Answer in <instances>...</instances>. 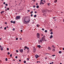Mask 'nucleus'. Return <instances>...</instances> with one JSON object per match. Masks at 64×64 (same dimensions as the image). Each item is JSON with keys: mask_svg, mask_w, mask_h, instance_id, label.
<instances>
[{"mask_svg": "<svg viewBox=\"0 0 64 64\" xmlns=\"http://www.w3.org/2000/svg\"><path fill=\"white\" fill-rule=\"evenodd\" d=\"M22 22L25 24H28L30 21V18H29L26 17L24 19H22Z\"/></svg>", "mask_w": 64, "mask_h": 64, "instance_id": "f257e3e1", "label": "nucleus"}, {"mask_svg": "<svg viewBox=\"0 0 64 64\" xmlns=\"http://www.w3.org/2000/svg\"><path fill=\"white\" fill-rule=\"evenodd\" d=\"M20 16H17L16 18V20H18V19H20Z\"/></svg>", "mask_w": 64, "mask_h": 64, "instance_id": "f03ea898", "label": "nucleus"}, {"mask_svg": "<svg viewBox=\"0 0 64 64\" xmlns=\"http://www.w3.org/2000/svg\"><path fill=\"white\" fill-rule=\"evenodd\" d=\"M37 36L38 38H39V37H40V35L38 33H37Z\"/></svg>", "mask_w": 64, "mask_h": 64, "instance_id": "7ed1b4c3", "label": "nucleus"}, {"mask_svg": "<svg viewBox=\"0 0 64 64\" xmlns=\"http://www.w3.org/2000/svg\"><path fill=\"white\" fill-rule=\"evenodd\" d=\"M42 41H45V38L44 37H42Z\"/></svg>", "mask_w": 64, "mask_h": 64, "instance_id": "20e7f679", "label": "nucleus"}, {"mask_svg": "<svg viewBox=\"0 0 64 64\" xmlns=\"http://www.w3.org/2000/svg\"><path fill=\"white\" fill-rule=\"evenodd\" d=\"M0 48V49H1V50H3V48H3V46H2Z\"/></svg>", "mask_w": 64, "mask_h": 64, "instance_id": "39448f33", "label": "nucleus"}, {"mask_svg": "<svg viewBox=\"0 0 64 64\" xmlns=\"http://www.w3.org/2000/svg\"><path fill=\"white\" fill-rule=\"evenodd\" d=\"M33 51L34 52H35L36 51V48H34L33 49Z\"/></svg>", "mask_w": 64, "mask_h": 64, "instance_id": "423d86ee", "label": "nucleus"}, {"mask_svg": "<svg viewBox=\"0 0 64 64\" xmlns=\"http://www.w3.org/2000/svg\"><path fill=\"white\" fill-rule=\"evenodd\" d=\"M23 50L22 49H20V52H23Z\"/></svg>", "mask_w": 64, "mask_h": 64, "instance_id": "0eeeda50", "label": "nucleus"}, {"mask_svg": "<svg viewBox=\"0 0 64 64\" xmlns=\"http://www.w3.org/2000/svg\"><path fill=\"white\" fill-rule=\"evenodd\" d=\"M35 56L36 58H38V57H39V56H38V55L37 54H36V55H35Z\"/></svg>", "mask_w": 64, "mask_h": 64, "instance_id": "6e6552de", "label": "nucleus"}, {"mask_svg": "<svg viewBox=\"0 0 64 64\" xmlns=\"http://www.w3.org/2000/svg\"><path fill=\"white\" fill-rule=\"evenodd\" d=\"M44 3L43 2H40V5H41L42 4H44Z\"/></svg>", "mask_w": 64, "mask_h": 64, "instance_id": "1a4fd4ad", "label": "nucleus"}, {"mask_svg": "<svg viewBox=\"0 0 64 64\" xmlns=\"http://www.w3.org/2000/svg\"><path fill=\"white\" fill-rule=\"evenodd\" d=\"M42 12H43V13L44 12H47L46 11H45V10H42Z\"/></svg>", "mask_w": 64, "mask_h": 64, "instance_id": "9d476101", "label": "nucleus"}, {"mask_svg": "<svg viewBox=\"0 0 64 64\" xmlns=\"http://www.w3.org/2000/svg\"><path fill=\"white\" fill-rule=\"evenodd\" d=\"M38 47L39 48H41V46L40 45H38Z\"/></svg>", "mask_w": 64, "mask_h": 64, "instance_id": "9b49d317", "label": "nucleus"}, {"mask_svg": "<svg viewBox=\"0 0 64 64\" xmlns=\"http://www.w3.org/2000/svg\"><path fill=\"white\" fill-rule=\"evenodd\" d=\"M48 50H50L51 49V48L50 47H48Z\"/></svg>", "mask_w": 64, "mask_h": 64, "instance_id": "f8f14e48", "label": "nucleus"}, {"mask_svg": "<svg viewBox=\"0 0 64 64\" xmlns=\"http://www.w3.org/2000/svg\"><path fill=\"white\" fill-rule=\"evenodd\" d=\"M52 38H53V36H52V35H51L50 36V39H51Z\"/></svg>", "mask_w": 64, "mask_h": 64, "instance_id": "ddd939ff", "label": "nucleus"}, {"mask_svg": "<svg viewBox=\"0 0 64 64\" xmlns=\"http://www.w3.org/2000/svg\"><path fill=\"white\" fill-rule=\"evenodd\" d=\"M57 2V0H54V3H56V2Z\"/></svg>", "mask_w": 64, "mask_h": 64, "instance_id": "4468645a", "label": "nucleus"}, {"mask_svg": "<svg viewBox=\"0 0 64 64\" xmlns=\"http://www.w3.org/2000/svg\"><path fill=\"white\" fill-rule=\"evenodd\" d=\"M4 11H2L1 12V14H2V13H4Z\"/></svg>", "mask_w": 64, "mask_h": 64, "instance_id": "2eb2a0df", "label": "nucleus"}, {"mask_svg": "<svg viewBox=\"0 0 64 64\" xmlns=\"http://www.w3.org/2000/svg\"><path fill=\"white\" fill-rule=\"evenodd\" d=\"M38 43L39 44H40V40H38Z\"/></svg>", "mask_w": 64, "mask_h": 64, "instance_id": "dca6fc26", "label": "nucleus"}, {"mask_svg": "<svg viewBox=\"0 0 64 64\" xmlns=\"http://www.w3.org/2000/svg\"><path fill=\"white\" fill-rule=\"evenodd\" d=\"M58 52L60 54H61V53H62V52H61V51H59Z\"/></svg>", "mask_w": 64, "mask_h": 64, "instance_id": "f3484780", "label": "nucleus"}, {"mask_svg": "<svg viewBox=\"0 0 64 64\" xmlns=\"http://www.w3.org/2000/svg\"><path fill=\"white\" fill-rule=\"evenodd\" d=\"M40 43H42V40H40Z\"/></svg>", "mask_w": 64, "mask_h": 64, "instance_id": "a211bd4d", "label": "nucleus"}, {"mask_svg": "<svg viewBox=\"0 0 64 64\" xmlns=\"http://www.w3.org/2000/svg\"><path fill=\"white\" fill-rule=\"evenodd\" d=\"M36 7L37 8H39V6H37Z\"/></svg>", "mask_w": 64, "mask_h": 64, "instance_id": "6ab92c4d", "label": "nucleus"}, {"mask_svg": "<svg viewBox=\"0 0 64 64\" xmlns=\"http://www.w3.org/2000/svg\"><path fill=\"white\" fill-rule=\"evenodd\" d=\"M36 16H37V15L36 14L34 15V17H36Z\"/></svg>", "mask_w": 64, "mask_h": 64, "instance_id": "aec40b11", "label": "nucleus"}, {"mask_svg": "<svg viewBox=\"0 0 64 64\" xmlns=\"http://www.w3.org/2000/svg\"><path fill=\"white\" fill-rule=\"evenodd\" d=\"M52 46L53 47V48H55V47L53 45Z\"/></svg>", "mask_w": 64, "mask_h": 64, "instance_id": "412c9836", "label": "nucleus"}, {"mask_svg": "<svg viewBox=\"0 0 64 64\" xmlns=\"http://www.w3.org/2000/svg\"><path fill=\"white\" fill-rule=\"evenodd\" d=\"M5 60H6V61H7L8 60V59H7V58H6Z\"/></svg>", "mask_w": 64, "mask_h": 64, "instance_id": "4be33fe9", "label": "nucleus"}, {"mask_svg": "<svg viewBox=\"0 0 64 64\" xmlns=\"http://www.w3.org/2000/svg\"><path fill=\"white\" fill-rule=\"evenodd\" d=\"M29 52V50H28L27 51V53H28Z\"/></svg>", "mask_w": 64, "mask_h": 64, "instance_id": "5701e85b", "label": "nucleus"}, {"mask_svg": "<svg viewBox=\"0 0 64 64\" xmlns=\"http://www.w3.org/2000/svg\"><path fill=\"white\" fill-rule=\"evenodd\" d=\"M47 30H45V32L46 33V32H47Z\"/></svg>", "mask_w": 64, "mask_h": 64, "instance_id": "b1692460", "label": "nucleus"}, {"mask_svg": "<svg viewBox=\"0 0 64 64\" xmlns=\"http://www.w3.org/2000/svg\"><path fill=\"white\" fill-rule=\"evenodd\" d=\"M24 63H26V61H25V60H24Z\"/></svg>", "mask_w": 64, "mask_h": 64, "instance_id": "393cba45", "label": "nucleus"}, {"mask_svg": "<svg viewBox=\"0 0 64 64\" xmlns=\"http://www.w3.org/2000/svg\"><path fill=\"white\" fill-rule=\"evenodd\" d=\"M12 54H11L10 55V57H12Z\"/></svg>", "mask_w": 64, "mask_h": 64, "instance_id": "a878e982", "label": "nucleus"}, {"mask_svg": "<svg viewBox=\"0 0 64 64\" xmlns=\"http://www.w3.org/2000/svg\"><path fill=\"white\" fill-rule=\"evenodd\" d=\"M52 51L54 52L55 51V50L54 49L52 50Z\"/></svg>", "mask_w": 64, "mask_h": 64, "instance_id": "bb28decb", "label": "nucleus"}, {"mask_svg": "<svg viewBox=\"0 0 64 64\" xmlns=\"http://www.w3.org/2000/svg\"><path fill=\"white\" fill-rule=\"evenodd\" d=\"M7 10H9V8H7Z\"/></svg>", "mask_w": 64, "mask_h": 64, "instance_id": "cd10ccee", "label": "nucleus"}, {"mask_svg": "<svg viewBox=\"0 0 64 64\" xmlns=\"http://www.w3.org/2000/svg\"><path fill=\"white\" fill-rule=\"evenodd\" d=\"M52 29H51L50 30V32H52Z\"/></svg>", "mask_w": 64, "mask_h": 64, "instance_id": "c85d7f7f", "label": "nucleus"}, {"mask_svg": "<svg viewBox=\"0 0 64 64\" xmlns=\"http://www.w3.org/2000/svg\"><path fill=\"white\" fill-rule=\"evenodd\" d=\"M48 6H50V3H49L48 4Z\"/></svg>", "mask_w": 64, "mask_h": 64, "instance_id": "c756f323", "label": "nucleus"}, {"mask_svg": "<svg viewBox=\"0 0 64 64\" xmlns=\"http://www.w3.org/2000/svg\"><path fill=\"white\" fill-rule=\"evenodd\" d=\"M27 48V46H25V47H24V49H26V48Z\"/></svg>", "mask_w": 64, "mask_h": 64, "instance_id": "7c9ffc66", "label": "nucleus"}, {"mask_svg": "<svg viewBox=\"0 0 64 64\" xmlns=\"http://www.w3.org/2000/svg\"><path fill=\"white\" fill-rule=\"evenodd\" d=\"M33 11H32L30 13H31V14H32L33 13Z\"/></svg>", "mask_w": 64, "mask_h": 64, "instance_id": "2f4dec72", "label": "nucleus"}, {"mask_svg": "<svg viewBox=\"0 0 64 64\" xmlns=\"http://www.w3.org/2000/svg\"><path fill=\"white\" fill-rule=\"evenodd\" d=\"M5 5H6V6H8V4H6Z\"/></svg>", "mask_w": 64, "mask_h": 64, "instance_id": "473e14b6", "label": "nucleus"}, {"mask_svg": "<svg viewBox=\"0 0 64 64\" xmlns=\"http://www.w3.org/2000/svg\"><path fill=\"white\" fill-rule=\"evenodd\" d=\"M50 34H51V35L53 34V32H50Z\"/></svg>", "mask_w": 64, "mask_h": 64, "instance_id": "72a5a7b5", "label": "nucleus"}, {"mask_svg": "<svg viewBox=\"0 0 64 64\" xmlns=\"http://www.w3.org/2000/svg\"><path fill=\"white\" fill-rule=\"evenodd\" d=\"M13 23L14 24H15V22L14 21L13 22Z\"/></svg>", "mask_w": 64, "mask_h": 64, "instance_id": "f704fd0d", "label": "nucleus"}, {"mask_svg": "<svg viewBox=\"0 0 64 64\" xmlns=\"http://www.w3.org/2000/svg\"><path fill=\"white\" fill-rule=\"evenodd\" d=\"M8 55H9L10 54V53L9 52H8Z\"/></svg>", "mask_w": 64, "mask_h": 64, "instance_id": "c9c22d12", "label": "nucleus"}, {"mask_svg": "<svg viewBox=\"0 0 64 64\" xmlns=\"http://www.w3.org/2000/svg\"><path fill=\"white\" fill-rule=\"evenodd\" d=\"M15 58L16 59H17V58H18V56H16L15 57Z\"/></svg>", "mask_w": 64, "mask_h": 64, "instance_id": "e433bc0d", "label": "nucleus"}, {"mask_svg": "<svg viewBox=\"0 0 64 64\" xmlns=\"http://www.w3.org/2000/svg\"><path fill=\"white\" fill-rule=\"evenodd\" d=\"M27 48V50H29V48L27 47V48Z\"/></svg>", "mask_w": 64, "mask_h": 64, "instance_id": "4c0bfd02", "label": "nucleus"}, {"mask_svg": "<svg viewBox=\"0 0 64 64\" xmlns=\"http://www.w3.org/2000/svg\"><path fill=\"white\" fill-rule=\"evenodd\" d=\"M27 60H29V58H27Z\"/></svg>", "mask_w": 64, "mask_h": 64, "instance_id": "58836bf2", "label": "nucleus"}, {"mask_svg": "<svg viewBox=\"0 0 64 64\" xmlns=\"http://www.w3.org/2000/svg\"><path fill=\"white\" fill-rule=\"evenodd\" d=\"M4 30H6V27H4Z\"/></svg>", "mask_w": 64, "mask_h": 64, "instance_id": "ea45409f", "label": "nucleus"}, {"mask_svg": "<svg viewBox=\"0 0 64 64\" xmlns=\"http://www.w3.org/2000/svg\"><path fill=\"white\" fill-rule=\"evenodd\" d=\"M10 22H11V23H13V21H10Z\"/></svg>", "mask_w": 64, "mask_h": 64, "instance_id": "a19ab883", "label": "nucleus"}, {"mask_svg": "<svg viewBox=\"0 0 64 64\" xmlns=\"http://www.w3.org/2000/svg\"><path fill=\"white\" fill-rule=\"evenodd\" d=\"M31 17H32V16H33V14H32L31 15H30Z\"/></svg>", "mask_w": 64, "mask_h": 64, "instance_id": "79ce46f5", "label": "nucleus"}, {"mask_svg": "<svg viewBox=\"0 0 64 64\" xmlns=\"http://www.w3.org/2000/svg\"><path fill=\"white\" fill-rule=\"evenodd\" d=\"M12 30H13V31H14V30H15V28H13V29H12Z\"/></svg>", "mask_w": 64, "mask_h": 64, "instance_id": "37998d69", "label": "nucleus"}, {"mask_svg": "<svg viewBox=\"0 0 64 64\" xmlns=\"http://www.w3.org/2000/svg\"><path fill=\"white\" fill-rule=\"evenodd\" d=\"M28 12H30V10H28Z\"/></svg>", "mask_w": 64, "mask_h": 64, "instance_id": "c03bdc74", "label": "nucleus"}, {"mask_svg": "<svg viewBox=\"0 0 64 64\" xmlns=\"http://www.w3.org/2000/svg\"><path fill=\"white\" fill-rule=\"evenodd\" d=\"M16 52H18V50H16Z\"/></svg>", "mask_w": 64, "mask_h": 64, "instance_id": "a18cd8bd", "label": "nucleus"}, {"mask_svg": "<svg viewBox=\"0 0 64 64\" xmlns=\"http://www.w3.org/2000/svg\"><path fill=\"white\" fill-rule=\"evenodd\" d=\"M18 38H16V40H18Z\"/></svg>", "mask_w": 64, "mask_h": 64, "instance_id": "49530a36", "label": "nucleus"}, {"mask_svg": "<svg viewBox=\"0 0 64 64\" xmlns=\"http://www.w3.org/2000/svg\"><path fill=\"white\" fill-rule=\"evenodd\" d=\"M55 18H56V17H54L53 18V19H55Z\"/></svg>", "mask_w": 64, "mask_h": 64, "instance_id": "de8ad7c7", "label": "nucleus"}, {"mask_svg": "<svg viewBox=\"0 0 64 64\" xmlns=\"http://www.w3.org/2000/svg\"><path fill=\"white\" fill-rule=\"evenodd\" d=\"M5 24H7V23L6 22H5Z\"/></svg>", "mask_w": 64, "mask_h": 64, "instance_id": "09e8293b", "label": "nucleus"}, {"mask_svg": "<svg viewBox=\"0 0 64 64\" xmlns=\"http://www.w3.org/2000/svg\"><path fill=\"white\" fill-rule=\"evenodd\" d=\"M7 10L6 9L5 10V11H7Z\"/></svg>", "mask_w": 64, "mask_h": 64, "instance_id": "8fccbe9b", "label": "nucleus"}, {"mask_svg": "<svg viewBox=\"0 0 64 64\" xmlns=\"http://www.w3.org/2000/svg\"><path fill=\"white\" fill-rule=\"evenodd\" d=\"M33 8H35V6H33Z\"/></svg>", "mask_w": 64, "mask_h": 64, "instance_id": "3c124183", "label": "nucleus"}, {"mask_svg": "<svg viewBox=\"0 0 64 64\" xmlns=\"http://www.w3.org/2000/svg\"><path fill=\"white\" fill-rule=\"evenodd\" d=\"M9 50V48H7V50L8 51Z\"/></svg>", "mask_w": 64, "mask_h": 64, "instance_id": "603ef678", "label": "nucleus"}, {"mask_svg": "<svg viewBox=\"0 0 64 64\" xmlns=\"http://www.w3.org/2000/svg\"><path fill=\"white\" fill-rule=\"evenodd\" d=\"M42 30L43 31H44V28H43L42 29Z\"/></svg>", "mask_w": 64, "mask_h": 64, "instance_id": "864d4df0", "label": "nucleus"}, {"mask_svg": "<svg viewBox=\"0 0 64 64\" xmlns=\"http://www.w3.org/2000/svg\"><path fill=\"white\" fill-rule=\"evenodd\" d=\"M55 56V55H53L52 56Z\"/></svg>", "mask_w": 64, "mask_h": 64, "instance_id": "5fc2aeb1", "label": "nucleus"}, {"mask_svg": "<svg viewBox=\"0 0 64 64\" xmlns=\"http://www.w3.org/2000/svg\"><path fill=\"white\" fill-rule=\"evenodd\" d=\"M36 26H37V27H38V24Z\"/></svg>", "mask_w": 64, "mask_h": 64, "instance_id": "6e6d98bb", "label": "nucleus"}, {"mask_svg": "<svg viewBox=\"0 0 64 64\" xmlns=\"http://www.w3.org/2000/svg\"><path fill=\"white\" fill-rule=\"evenodd\" d=\"M51 63H52V64H53V63H54V62H52Z\"/></svg>", "mask_w": 64, "mask_h": 64, "instance_id": "4d7b16f0", "label": "nucleus"}, {"mask_svg": "<svg viewBox=\"0 0 64 64\" xmlns=\"http://www.w3.org/2000/svg\"><path fill=\"white\" fill-rule=\"evenodd\" d=\"M41 36H43V34H42Z\"/></svg>", "mask_w": 64, "mask_h": 64, "instance_id": "13d9d810", "label": "nucleus"}, {"mask_svg": "<svg viewBox=\"0 0 64 64\" xmlns=\"http://www.w3.org/2000/svg\"><path fill=\"white\" fill-rule=\"evenodd\" d=\"M34 13H37V12L36 11Z\"/></svg>", "mask_w": 64, "mask_h": 64, "instance_id": "bf43d9fd", "label": "nucleus"}, {"mask_svg": "<svg viewBox=\"0 0 64 64\" xmlns=\"http://www.w3.org/2000/svg\"><path fill=\"white\" fill-rule=\"evenodd\" d=\"M3 4H5V2H4Z\"/></svg>", "mask_w": 64, "mask_h": 64, "instance_id": "052dcab7", "label": "nucleus"}, {"mask_svg": "<svg viewBox=\"0 0 64 64\" xmlns=\"http://www.w3.org/2000/svg\"><path fill=\"white\" fill-rule=\"evenodd\" d=\"M21 60H19V62H21Z\"/></svg>", "mask_w": 64, "mask_h": 64, "instance_id": "680f3d73", "label": "nucleus"}, {"mask_svg": "<svg viewBox=\"0 0 64 64\" xmlns=\"http://www.w3.org/2000/svg\"><path fill=\"white\" fill-rule=\"evenodd\" d=\"M4 8H5V9H6V8H7L6 6H5Z\"/></svg>", "mask_w": 64, "mask_h": 64, "instance_id": "e2e57ef3", "label": "nucleus"}, {"mask_svg": "<svg viewBox=\"0 0 64 64\" xmlns=\"http://www.w3.org/2000/svg\"><path fill=\"white\" fill-rule=\"evenodd\" d=\"M36 5H38V4L37 3H36Z\"/></svg>", "mask_w": 64, "mask_h": 64, "instance_id": "0e129e2a", "label": "nucleus"}, {"mask_svg": "<svg viewBox=\"0 0 64 64\" xmlns=\"http://www.w3.org/2000/svg\"><path fill=\"white\" fill-rule=\"evenodd\" d=\"M20 31L21 32H22V31H23V30H20Z\"/></svg>", "mask_w": 64, "mask_h": 64, "instance_id": "69168bd1", "label": "nucleus"}, {"mask_svg": "<svg viewBox=\"0 0 64 64\" xmlns=\"http://www.w3.org/2000/svg\"><path fill=\"white\" fill-rule=\"evenodd\" d=\"M33 1H34V2H35V0H33Z\"/></svg>", "mask_w": 64, "mask_h": 64, "instance_id": "338daca9", "label": "nucleus"}, {"mask_svg": "<svg viewBox=\"0 0 64 64\" xmlns=\"http://www.w3.org/2000/svg\"><path fill=\"white\" fill-rule=\"evenodd\" d=\"M42 1H43V0H40V2H42Z\"/></svg>", "mask_w": 64, "mask_h": 64, "instance_id": "774afa93", "label": "nucleus"}]
</instances>
